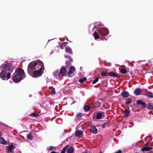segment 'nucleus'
I'll return each instance as SVG.
<instances>
[{
	"label": "nucleus",
	"instance_id": "obj_39",
	"mask_svg": "<svg viewBox=\"0 0 153 153\" xmlns=\"http://www.w3.org/2000/svg\"><path fill=\"white\" fill-rule=\"evenodd\" d=\"M64 56L65 58H68V57L67 56Z\"/></svg>",
	"mask_w": 153,
	"mask_h": 153
},
{
	"label": "nucleus",
	"instance_id": "obj_37",
	"mask_svg": "<svg viewBox=\"0 0 153 153\" xmlns=\"http://www.w3.org/2000/svg\"><path fill=\"white\" fill-rule=\"evenodd\" d=\"M7 152L8 153H13V152L12 151H11V152Z\"/></svg>",
	"mask_w": 153,
	"mask_h": 153
},
{
	"label": "nucleus",
	"instance_id": "obj_33",
	"mask_svg": "<svg viewBox=\"0 0 153 153\" xmlns=\"http://www.w3.org/2000/svg\"><path fill=\"white\" fill-rule=\"evenodd\" d=\"M108 125V123H103L102 125V127L103 128H104L105 127V126Z\"/></svg>",
	"mask_w": 153,
	"mask_h": 153
},
{
	"label": "nucleus",
	"instance_id": "obj_28",
	"mask_svg": "<svg viewBox=\"0 0 153 153\" xmlns=\"http://www.w3.org/2000/svg\"><path fill=\"white\" fill-rule=\"evenodd\" d=\"M84 109L86 111H88L90 110V107L88 105H85L84 107Z\"/></svg>",
	"mask_w": 153,
	"mask_h": 153
},
{
	"label": "nucleus",
	"instance_id": "obj_14",
	"mask_svg": "<svg viewBox=\"0 0 153 153\" xmlns=\"http://www.w3.org/2000/svg\"><path fill=\"white\" fill-rule=\"evenodd\" d=\"M75 135L77 137H80L82 135V131L78 130L75 132Z\"/></svg>",
	"mask_w": 153,
	"mask_h": 153
},
{
	"label": "nucleus",
	"instance_id": "obj_42",
	"mask_svg": "<svg viewBox=\"0 0 153 153\" xmlns=\"http://www.w3.org/2000/svg\"><path fill=\"white\" fill-rule=\"evenodd\" d=\"M73 103H74V102H73L72 103V104H73Z\"/></svg>",
	"mask_w": 153,
	"mask_h": 153
},
{
	"label": "nucleus",
	"instance_id": "obj_1",
	"mask_svg": "<svg viewBox=\"0 0 153 153\" xmlns=\"http://www.w3.org/2000/svg\"><path fill=\"white\" fill-rule=\"evenodd\" d=\"M44 69L43 63L41 61L32 62L29 64L27 71L32 77H37L40 76Z\"/></svg>",
	"mask_w": 153,
	"mask_h": 153
},
{
	"label": "nucleus",
	"instance_id": "obj_23",
	"mask_svg": "<svg viewBox=\"0 0 153 153\" xmlns=\"http://www.w3.org/2000/svg\"><path fill=\"white\" fill-rule=\"evenodd\" d=\"M13 145H10L8 148V151L9 152H11L12 149H13Z\"/></svg>",
	"mask_w": 153,
	"mask_h": 153
},
{
	"label": "nucleus",
	"instance_id": "obj_2",
	"mask_svg": "<svg viewBox=\"0 0 153 153\" xmlns=\"http://www.w3.org/2000/svg\"><path fill=\"white\" fill-rule=\"evenodd\" d=\"M2 69L0 74V77L3 80H8L10 77L11 74L13 71L12 64L10 63H7L3 65Z\"/></svg>",
	"mask_w": 153,
	"mask_h": 153
},
{
	"label": "nucleus",
	"instance_id": "obj_13",
	"mask_svg": "<svg viewBox=\"0 0 153 153\" xmlns=\"http://www.w3.org/2000/svg\"><path fill=\"white\" fill-rule=\"evenodd\" d=\"M122 96L124 97H127L129 96V94L126 91H123L121 93Z\"/></svg>",
	"mask_w": 153,
	"mask_h": 153
},
{
	"label": "nucleus",
	"instance_id": "obj_26",
	"mask_svg": "<svg viewBox=\"0 0 153 153\" xmlns=\"http://www.w3.org/2000/svg\"><path fill=\"white\" fill-rule=\"evenodd\" d=\"M87 79L86 77H85L83 78H82L80 79H79V81L81 83H83L84 81H86Z\"/></svg>",
	"mask_w": 153,
	"mask_h": 153
},
{
	"label": "nucleus",
	"instance_id": "obj_10",
	"mask_svg": "<svg viewBox=\"0 0 153 153\" xmlns=\"http://www.w3.org/2000/svg\"><path fill=\"white\" fill-rule=\"evenodd\" d=\"M90 130L92 133L96 134L97 133V130L95 126L93 125L91 126Z\"/></svg>",
	"mask_w": 153,
	"mask_h": 153
},
{
	"label": "nucleus",
	"instance_id": "obj_24",
	"mask_svg": "<svg viewBox=\"0 0 153 153\" xmlns=\"http://www.w3.org/2000/svg\"><path fill=\"white\" fill-rule=\"evenodd\" d=\"M131 102V99H128L126 100V101L125 103L127 105L129 104Z\"/></svg>",
	"mask_w": 153,
	"mask_h": 153
},
{
	"label": "nucleus",
	"instance_id": "obj_16",
	"mask_svg": "<svg viewBox=\"0 0 153 153\" xmlns=\"http://www.w3.org/2000/svg\"><path fill=\"white\" fill-rule=\"evenodd\" d=\"M137 105H141L143 107H145L146 106V104L144 102L140 100L137 101Z\"/></svg>",
	"mask_w": 153,
	"mask_h": 153
},
{
	"label": "nucleus",
	"instance_id": "obj_43",
	"mask_svg": "<svg viewBox=\"0 0 153 153\" xmlns=\"http://www.w3.org/2000/svg\"><path fill=\"white\" fill-rule=\"evenodd\" d=\"M83 153H87V152H84Z\"/></svg>",
	"mask_w": 153,
	"mask_h": 153
},
{
	"label": "nucleus",
	"instance_id": "obj_18",
	"mask_svg": "<svg viewBox=\"0 0 153 153\" xmlns=\"http://www.w3.org/2000/svg\"><path fill=\"white\" fill-rule=\"evenodd\" d=\"M147 97L150 98H153V93L150 91H147L146 94Z\"/></svg>",
	"mask_w": 153,
	"mask_h": 153
},
{
	"label": "nucleus",
	"instance_id": "obj_7",
	"mask_svg": "<svg viewBox=\"0 0 153 153\" xmlns=\"http://www.w3.org/2000/svg\"><path fill=\"white\" fill-rule=\"evenodd\" d=\"M149 143V142H148L144 145L143 147L141 149V151H147L152 149V147L148 146Z\"/></svg>",
	"mask_w": 153,
	"mask_h": 153
},
{
	"label": "nucleus",
	"instance_id": "obj_11",
	"mask_svg": "<svg viewBox=\"0 0 153 153\" xmlns=\"http://www.w3.org/2000/svg\"><path fill=\"white\" fill-rule=\"evenodd\" d=\"M60 73L62 77L65 75L67 73L65 68L64 67L62 68L60 70Z\"/></svg>",
	"mask_w": 153,
	"mask_h": 153
},
{
	"label": "nucleus",
	"instance_id": "obj_20",
	"mask_svg": "<svg viewBox=\"0 0 153 153\" xmlns=\"http://www.w3.org/2000/svg\"><path fill=\"white\" fill-rule=\"evenodd\" d=\"M74 151V148L73 147H71L68 149L67 150V153H73Z\"/></svg>",
	"mask_w": 153,
	"mask_h": 153
},
{
	"label": "nucleus",
	"instance_id": "obj_5",
	"mask_svg": "<svg viewBox=\"0 0 153 153\" xmlns=\"http://www.w3.org/2000/svg\"><path fill=\"white\" fill-rule=\"evenodd\" d=\"M104 117V113L103 112H98L96 117H93V119L94 120H96L97 119L98 120L102 119Z\"/></svg>",
	"mask_w": 153,
	"mask_h": 153
},
{
	"label": "nucleus",
	"instance_id": "obj_22",
	"mask_svg": "<svg viewBox=\"0 0 153 153\" xmlns=\"http://www.w3.org/2000/svg\"><path fill=\"white\" fill-rule=\"evenodd\" d=\"M93 35L94 36V38L95 39H98L99 38V35L97 32H95L93 34Z\"/></svg>",
	"mask_w": 153,
	"mask_h": 153
},
{
	"label": "nucleus",
	"instance_id": "obj_35",
	"mask_svg": "<svg viewBox=\"0 0 153 153\" xmlns=\"http://www.w3.org/2000/svg\"><path fill=\"white\" fill-rule=\"evenodd\" d=\"M34 115H35V113H32L31 114H30V115L33 116H34Z\"/></svg>",
	"mask_w": 153,
	"mask_h": 153
},
{
	"label": "nucleus",
	"instance_id": "obj_9",
	"mask_svg": "<svg viewBox=\"0 0 153 153\" xmlns=\"http://www.w3.org/2000/svg\"><path fill=\"white\" fill-rule=\"evenodd\" d=\"M54 75L55 77L58 80L61 79L62 77L59 71H56L54 72Z\"/></svg>",
	"mask_w": 153,
	"mask_h": 153
},
{
	"label": "nucleus",
	"instance_id": "obj_38",
	"mask_svg": "<svg viewBox=\"0 0 153 153\" xmlns=\"http://www.w3.org/2000/svg\"><path fill=\"white\" fill-rule=\"evenodd\" d=\"M96 28V26H94V29H94H94Z\"/></svg>",
	"mask_w": 153,
	"mask_h": 153
},
{
	"label": "nucleus",
	"instance_id": "obj_19",
	"mask_svg": "<svg viewBox=\"0 0 153 153\" xmlns=\"http://www.w3.org/2000/svg\"><path fill=\"white\" fill-rule=\"evenodd\" d=\"M130 112V110H125L123 111V113L125 114V116H128L129 115Z\"/></svg>",
	"mask_w": 153,
	"mask_h": 153
},
{
	"label": "nucleus",
	"instance_id": "obj_31",
	"mask_svg": "<svg viewBox=\"0 0 153 153\" xmlns=\"http://www.w3.org/2000/svg\"><path fill=\"white\" fill-rule=\"evenodd\" d=\"M53 148H54V147L53 146H51L47 147V150L48 151H50Z\"/></svg>",
	"mask_w": 153,
	"mask_h": 153
},
{
	"label": "nucleus",
	"instance_id": "obj_29",
	"mask_svg": "<svg viewBox=\"0 0 153 153\" xmlns=\"http://www.w3.org/2000/svg\"><path fill=\"white\" fill-rule=\"evenodd\" d=\"M68 145H67L62 150V151L61 153H65V152L67 149V148H68Z\"/></svg>",
	"mask_w": 153,
	"mask_h": 153
},
{
	"label": "nucleus",
	"instance_id": "obj_36",
	"mask_svg": "<svg viewBox=\"0 0 153 153\" xmlns=\"http://www.w3.org/2000/svg\"><path fill=\"white\" fill-rule=\"evenodd\" d=\"M81 115V114L79 113L77 114V116H80Z\"/></svg>",
	"mask_w": 153,
	"mask_h": 153
},
{
	"label": "nucleus",
	"instance_id": "obj_41",
	"mask_svg": "<svg viewBox=\"0 0 153 153\" xmlns=\"http://www.w3.org/2000/svg\"><path fill=\"white\" fill-rule=\"evenodd\" d=\"M68 62H66V64H68Z\"/></svg>",
	"mask_w": 153,
	"mask_h": 153
},
{
	"label": "nucleus",
	"instance_id": "obj_25",
	"mask_svg": "<svg viewBox=\"0 0 153 153\" xmlns=\"http://www.w3.org/2000/svg\"><path fill=\"white\" fill-rule=\"evenodd\" d=\"M120 71L123 74H126L127 71L126 69L123 68L120 69Z\"/></svg>",
	"mask_w": 153,
	"mask_h": 153
},
{
	"label": "nucleus",
	"instance_id": "obj_40",
	"mask_svg": "<svg viewBox=\"0 0 153 153\" xmlns=\"http://www.w3.org/2000/svg\"><path fill=\"white\" fill-rule=\"evenodd\" d=\"M69 59L71 61V59L70 58H69Z\"/></svg>",
	"mask_w": 153,
	"mask_h": 153
},
{
	"label": "nucleus",
	"instance_id": "obj_17",
	"mask_svg": "<svg viewBox=\"0 0 153 153\" xmlns=\"http://www.w3.org/2000/svg\"><path fill=\"white\" fill-rule=\"evenodd\" d=\"M65 50L66 52L68 53H69L71 54L72 53V50L71 48L69 47H66L65 48Z\"/></svg>",
	"mask_w": 153,
	"mask_h": 153
},
{
	"label": "nucleus",
	"instance_id": "obj_8",
	"mask_svg": "<svg viewBox=\"0 0 153 153\" xmlns=\"http://www.w3.org/2000/svg\"><path fill=\"white\" fill-rule=\"evenodd\" d=\"M75 71V69L74 67H71L68 73V76L70 77L73 76L74 75Z\"/></svg>",
	"mask_w": 153,
	"mask_h": 153
},
{
	"label": "nucleus",
	"instance_id": "obj_4",
	"mask_svg": "<svg viewBox=\"0 0 153 153\" xmlns=\"http://www.w3.org/2000/svg\"><path fill=\"white\" fill-rule=\"evenodd\" d=\"M98 32L100 35L104 36L108 34V31L107 28L104 27L102 25L98 29Z\"/></svg>",
	"mask_w": 153,
	"mask_h": 153
},
{
	"label": "nucleus",
	"instance_id": "obj_30",
	"mask_svg": "<svg viewBox=\"0 0 153 153\" xmlns=\"http://www.w3.org/2000/svg\"><path fill=\"white\" fill-rule=\"evenodd\" d=\"M56 92L55 91V89H53V90H51L50 91V93L52 95H54L55 94Z\"/></svg>",
	"mask_w": 153,
	"mask_h": 153
},
{
	"label": "nucleus",
	"instance_id": "obj_27",
	"mask_svg": "<svg viewBox=\"0 0 153 153\" xmlns=\"http://www.w3.org/2000/svg\"><path fill=\"white\" fill-rule=\"evenodd\" d=\"M147 108L149 109H153V106L150 103H149L147 105Z\"/></svg>",
	"mask_w": 153,
	"mask_h": 153
},
{
	"label": "nucleus",
	"instance_id": "obj_32",
	"mask_svg": "<svg viewBox=\"0 0 153 153\" xmlns=\"http://www.w3.org/2000/svg\"><path fill=\"white\" fill-rule=\"evenodd\" d=\"M98 79H99L98 78H96L95 79H94L92 81V84H94L96 83L98 81Z\"/></svg>",
	"mask_w": 153,
	"mask_h": 153
},
{
	"label": "nucleus",
	"instance_id": "obj_34",
	"mask_svg": "<svg viewBox=\"0 0 153 153\" xmlns=\"http://www.w3.org/2000/svg\"><path fill=\"white\" fill-rule=\"evenodd\" d=\"M121 153V151L120 150H118L116 152V153Z\"/></svg>",
	"mask_w": 153,
	"mask_h": 153
},
{
	"label": "nucleus",
	"instance_id": "obj_3",
	"mask_svg": "<svg viewBox=\"0 0 153 153\" xmlns=\"http://www.w3.org/2000/svg\"><path fill=\"white\" fill-rule=\"evenodd\" d=\"M13 76V80L15 82L20 81L26 77L24 71L21 68L16 69Z\"/></svg>",
	"mask_w": 153,
	"mask_h": 153
},
{
	"label": "nucleus",
	"instance_id": "obj_21",
	"mask_svg": "<svg viewBox=\"0 0 153 153\" xmlns=\"http://www.w3.org/2000/svg\"><path fill=\"white\" fill-rule=\"evenodd\" d=\"M27 136L28 139L30 140H33V137L30 133L27 134Z\"/></svg>",
	"mask_w": 153,
	"mask_h": 153
},
{
	"label": "nucleus",
	"instance_id": "obj_6",
	"mask_svg": "<svg viewBox=\"0 0 153 153\" xmlns=\"http://www.w3.org/2000/svg\"><path fill=\"white\" fill-rule=\"evenodd\" d=\"M101 74L102 76H105L107 74L108 76H114L117 77L118 75V74L114 72H109L106 73L105 72H103L101 73Z\"/></svg>",
	"mask_w": 153,
	"mask_h": 153
},
{
	"label": "nucleus",
	"instance_id": "obj_15",
	"mask_svg": "<svg viewBox=\"0 0 153 153\" xmlns=\"http://www.w3.org/2000/svg\"><path fill=\"white\" fill-rule=\"evenodd\" d=\"M141 90L140 88H137L134 90V93L136 95H139L140 94Z\"/></svg>",
	"mask_w": 153,
	"mask_h": 153
},
{
	"label": "nucleus",
	"instance_id": "obj_12",
	"mask_svg": "<svg viewBox=\"0 0 153 153\" xmlns=\"http://www.w3.org/2000/svg\"><path fill=\"white\" fill-rule=\"evenodd\" d=\"M0 143L3 144L7 145L8 143L7 141H5L3 137H0Z\"/></svg>",
	"mask_w": 153,
	"mask_h": 153
}]
</instances>
